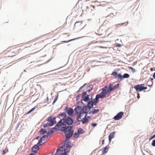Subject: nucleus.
<instances>
[{"instance_id":"obj_15","label":"nucleus","mask_w":155,"mask_h":155,"mask_svg":"<svg viewBox=\"0 0 155 155\" xmlns=\"http://www.w3.org/2000/svg\"><path fill=\"white\" fill-rule=\"evenodd\" d=\"M68 114L69 116H71L73 114L74 110L72 109L69 108L67 111Z\"/></svg>"},{"instance_id":"obj_8","label":"nucleus","mask_w":155,"mask_h":155,"mask_svg":"<svg viewBox=\"0 0 155 155\" xmlns=\"http://www.w3.org/2000/svg\"><path fill=\"white\" fill-rule=\"evenodd\" d=\"M123 114L124 113L122 112H120L118 113L116 116H115L113 119L115 120H119L122 117Z\"/></svg>"},{"instance_id":"obj_6","label":"nucleus","mask_w":155,"mask_h":155,"mask_svg":"<svg viewBox=\"0 0 155 155\" xmlns=\"http://www.w3.org/2000/svg\"><path fill=\"white\" fill-rule=\"evenodd\" d=\"M48 121L50 122L49 124H47V125L49 126H52L55 124L56 123V117H50L48 118Z\"/></svg>"},{"instance_id":"obj_54","label":"nucleus","mask_w":155,"mask_h":155,"mask_svg":"<svg viewBox=\"0 0 155 155\" xmlns=\"http://www.w3.org/2000/svg\"><path fill=\"white\" fill-rule=\"evenodd\" d=\"M150 155H153V154H150Z\"/></svg>"},{"instance_id":"obj_7","label":"nucleus","mask_w":155,"mask_h":155,"mask_svg":"<svg viewBox=\"0 0 155 155\" xmlns=\"http://www.w3.org/2000/svg\"><path fill=\"white\" fill-rule=\"evenodd\" d=\"M55 154V155H67L66 153L64 152L63 148L61 147H58Z\"/></svg>"},{"instance_id":"obj_47","label":"nucleus","mask_w":155,"mask_h":155,"mask_svg":"<svg viewBox=\"0 0 155 155\" xmlns=\"http://www.w3.org/2000/svg\"><path fill=\"white\" fill-rule=\"evenodd\" d=\"M104 140H103L102 141V144H104Z\"/></svg>"},{"instance_id":"obj_13","label":"nucleus","mask_w":155,"mask_h":155,"mask_svg":"<svg viewBox=\"0 0 155 155\" xmlns=\"http://www.w3.org/2000/svg\"><path fill=\"white\" fill-rule=\"evenodd\" d=\"M79 116L77 118V120L78 121H81L82 120L83 116H84L85 114L83 112L80 113L79 114Z\"/></svg>"},{"instance_id":"obj_24","label":"nucleus","mask_w":155,"mask_h":155,"mask_svg":"<svg viewBox=\"0 0 155 155\" xmlns=\"http://www.w3.org/2000/svg\"><path fill=\"white\" fill-rule=\"evenodd\" d=\"M47 132L46 130L45 129H42L39 131L40 133L41 134H43L46 133Z\"/></svg>"},{"instance_id":"obj_30","label":"nucleus","mask_w":155,"mask_h":155,"mask_svg":"<svg viewBox=\"0 0 155 155\" xmlns=\"http://www.w3.org/2000/svg\"><path fill=\"white\" fill-rule=\"evenodd\" d=\"M37 108V106H35V107H34L32 109H31L29 111H28V112L26 114H29V113H30L31 112H32V111H33L34 110L36 109V108Z\"/></svg>"},{"instance_id":"obj_32","label":"nucleus","mask_w":155,"mask_h":155,"mask_svg":"<svg viewBox=\"0 0 155 155\" xmlns=\"http://www.w3.org/2000/svg\"><path fill=\"white\" fill-rule=\"evenodd\" d=\"M108 150V149L107 148V147L106 146L104 149V150H103V153H107V152Z\"/></svg>"},{"instance_id":"obj_10","label":"nucleus","mask_w":155,"mask_h":155,"mask_svg":"<svg viewBox=\"0 0 155 155\" xmlns=\"http://www.w3.org/2000/svg\"><path fill=\"white\" fill-rule=\"evenodd\" d=\"M82 22L81 21H79L76 22L74 25L75 28H82Z\"/></svg>"},{"instance_id":"obj_51","label":"nucleus","mask_w":155,"mask_h":155,"mask_svg":"<svg viewBox=\"0 0 155 155\" xmlns=\"http://www.w3.org/2000/svg\"><path fill=\"white\" fill-rule=\"evenodd\" d=\"M151 81H153V78H151Z\"/></svg>"},{"instance_id":"obj_1","label":"nucleus","mask_w":155,"mask_h":155,"mask_svg":"<svg viewBox=\"0 0 155 155\" xmlns=\"http://www.w3.org/2000/svg\"><path fill=\"white\" fill-rule=\"evenodd\" d=\"M73 123V119L70 117H67L65 119H62L56 125L61 131H65L64 133L67 138H70L73 135V131L72 130V127L68 126L66 127L65 124L71 125Z\"/></svg>"},{"instance_id":"obj_53","label":"nucleus","mask_w":155,"mask_h":155,"mask_svg":"<svg viewBox=\"0 0 155 155\" xmlns=\"http://www.w3.org/2000/svg\"><path fill=\"white\" fill-rule=\"evenodd\" d=\"M100 48H102L101 46L99 47Z\"/></svg>"},{"instance_id":"obj_29","label":"nucleus","mask_w":155,"mask_h":155,"mask_svg":"<svg viewBox=\"0 0 155 155\" xmlns=\"http://www.w3.org/2000/svg\"><path fill=\"white\" fill-rule=\"evenodd\" d=\"M130 77V75L127 73H125L122 76V78H128Z\"/></svg>"},{"instance_id":"obj_41","label":"nucleus","mask_w":155,"mask_h":155,"mask_svg":"<svg viewBox=\"0 0 155 155\" xmlns=\"http://www.w3.org/2000/svg\"><path fill=\"white\" fill-rule=\"evenodd\" d=\"M52 134V132H51V131L50 130H49V131L48 132V133H47V134L48 135H51Z\"/></svg>"},{"instance_id":"obj_38","label":"nucleus","mask_w":155,"mask_h":155,"mask_svg":"<svg viewBox=\"0 0 155 155\" xmlns=\"http://www.w3.org/2000/svg\"><path fill=\"white\" fill-rule=\"evenodd\" d=\"M128 24V22L127 21L126 22H124V23H123L119 24L118 25H124V24H125V25H127Z\"/></svg>"},{"instance_id":"obj_36","label":"nucleus","mask_w":155,"mask_h":155,"mask_svg":"<svg viewBox=\"0 0 155 155\" xmlns=\"http://www.w3.org/2000/svg\"><path fill=\"white\" fill-rule=\"evenodd\" d=\"M129 68L130 69H131L132 71V72H135L136 71L135 69H134V68L131 67H130Z\"/></svg>"},{"instance_id":"obj_14","label":"nucleus","mask_w":155,"mask_h":155,"mask_svg":"<svg viewBox=\"0 0 155 155\" xmlns=\"http://www.w3.org/2000/svg\"><path fill=\"white\" fill-rule=\"evenodd\" d=\"M115 132L114 131L111 133L109 136V142L111 141V140L114 137Z\"/></svg>"},{"instance_id":"obj_34","label":"nucleus","mask_w":155,"mask_h":155,"mask_svg":"<svg viewBox=\"0 0 155 155\" xmlns=\"http://www.w3.org/2000/svg\"><path fill=\"white\" fill-rule=\"evenodd\" d=\"M58 95L57 96H56V97H55V98L54 100V101H53V104H54L56 102V101L58 100Z\"/></svg>"},{"instance_id":"obj_9","label":"nucleus","mask_w":155,"mask_h":155,"mask_svg":"<svg viewBox=\"0 0 155 155\" xmlns=\"http://www.w3.org/2000/svg\"><path fill=\"white\" fill-rule=\"evenodd\" d=\"M91 109L88 107L85 106L82 109V112L85 114L84 115L85 117H86L87 115V113Z\"/></svg>"},{"instance_id":"obj_37","label":"nucleus","mask_w":155,"mask_h":155,"mask_svg":"<svg viewBox=\"0 0 155 155\" xmlns=\"http://www.w3.org/2000/svg\"><path fill=\"white\" fill-rule=\"evenodd\" d=\"M75 39H71V40H70L68 41H62V42H64V43H68V42L71 41H72L74 40Z\"/></svg>"},{"instance_id":"obj_40","label":"nucleus","mask_w":155,"mask_h":155,"mask_svg":"<svg viewBox=\"0 0 155 155\" xmlns=\"http://www.w3.org/2000/svg\"><path fill=\"white\" fill-rule=\"evenodd\" d=\"M86 83H85V84H84L83 86H81V87L79 88V91H80V90H81V89L83 88V87H84V86H85L86 85Z\"/></svg>"},{"instance_id":"obj_28","label":"nucleus","mask_w":155,"mask_h":155,"mask_svg":"<svg viewBox=\"0 0 155 155\" xmlns=\"http://www.w3.org/2000/svg\"><path fill=\"white\" fill-rule=\"evenodd\" d=\"M43 141H42V140H41V139L40 140H39L38 143H37V144L38 145L40 146L42 145L43 143H44L45 142L44 141L43 142Z\"/></svg>"},{"instance_id":"obj_31","label":"nucleus","mask_w":155,"mask_h":155,"mask_svg":"<svg viewBox=\"0 0 155 155\" xmlns=\"http://www.w3.org/2000/svg\"><path fill=\"white\" fill-rule=\"evenodd\" d=\"M56 127L57 126H55L54 127H53L50 129V130L52 132V133H53L55 131L57 130V128Z\"/></svg>"},{"instance_id":"obj_23","label":"nucleus","mask_w":155,"mask_h":155,"mask_svg":"<svg viewBox=\"0 0 155 155\" xmlns=\"http://www.w3.org/2000/svg\"><path fill=\"white\" fill-rule=\"evenodd\" d=\"M117 78L119 81H121L123 79L122 76L121 74H118Z\"/></svg>"},{"instance_id":"obj_18","label":"nucleus","mask_w":155,"mask_h":155,"mask_svg":"<svg viewBox=\"0 0 155 155\" xmlns=\"http://www.w3.org/2000/svg\"><path fill=\"white\" fill-rule=\"evenodd\" d=\"M39 149V147L37 145H35L32 148V151L33 152H36Z\"/></svg>"},{"instance_id":"obj_25","label":"nucleus","mask_w":155,"mask_h":155,"mask_svg":"<svg viewBox=\"0 0 155 155\" xmlns=\"http://www.w3.org/2000/svg\"><path fill=\"white\" fill-rule=\"evenodd\" d=\"M78 133L79 134H82L84 133L83 130L81 128H79L78 130Z\"/></svg>"},{"instance_id":"obj_33","label":"nucleus","mask_w":155,"mask_h":155,"mask_svg":"<svg viewBox=\"0 0 155 155\" xmlns=\"http://www.w3.org/2000/svg\"><path fill=\"white\" fill-rule=\"evenodd\" d=\"M119 87V84H116L114 85V86H113V88H114V90L116 89H117Z\"/></svg>"},{"instance_id":"obj_17","label":"nucleus","mask_w":155,"mask_h":155,"mask_svg":"<svg viewBox=\"0 0 155 155\" xmlns=\"http://www.w3.org/2000/svg\"><path fill=\"white\" fill-rule=\"evenodd\" d=\"M94 102L95 101L94 100V101H89L87 104L88 107L91 109V108L93 107V105L94 104Z\"/></svg>"},{"instance_id":"obj_20","label":"nucleus","mask_w":155,"mask_h":155,"mask_svg":"<svg viewBox=\"0 0 155 155\" xmlns=\"http://www.w3.org/2000/svg\"><path fill=\"white\" fill-rule=\"evenodd\" d=\"M89 95H87L86 96H84V95H82V97L84 101H87L89 100Z\"/></svg>"},{"instance_id":"obj_5","label":"nucleus","mask_w":155,"mask_h":155,"mask_svg":"<svg viewBox=\"0 0 155 155\" xmlns=\"http://www.w3.org/2000/svg\"><path fill=\"white\" fill-rule=\"evenodd\" d=\"M105 91L106 92V94L107 96H109L110 95V92L114 90L113 85L111 84H110L108 87L106 86L103 88H105Z\"/></svg>"},{"instance_id":"obj_43","label":"nucleus","mask_w":155,"mask_h":155,"mask_svg":"<svg viewBox=\"0 0 155 155\" xmlns=\"http://www.w3.org/2000/svg\"><path fill=\"white\" fill-rule=\"evenodd\" d=\"M6 152L5 151V150H3V151H2V154L3 155H4L5 154H6Z\"/></svg>"},{"instance_id":"obj_50","label":"nucleus","mask_w":155,"mask_h":155,"mask_svg":"<svg viewBox=\"0 0 155 155\" xmlns=\"http://www.w3.org/2000/svg\"><path fill=\"white\" fill-rule=\"evenodd\" d=\"M30 155H34L33 153H31L30 154Z\"/></svg>"},{"instance_id":"obj_12","label":"nucleus","mask_w":155,"mask_h":155,"mask_svg":"<svg viewBox=\"0 0 155 155\" xmlns=\"http://www.w3.org/2000/svg\"><path fill=\"white\" fill-rule=\"evenodd\" d=\"M75 111L76 114H79L82 112V108L81 107L78 106L75 108Z\"/></svg>"},{"instance_id":"obj_26","label":"nucleus","mask_w":155,"mask_h":155,"mask_svg":"<svg viewBox=\"0 0 155 155\" xmlns=\"http://www.w3.org/2000/svg\"><path fill=\"white\" fill-rule=\"evenodd\" d=\"M111 74L112 75H113L115 78H117L118 74L116 71H114Z\"/></svg>"},{"instance_id":"obj_16","label":"nucleus","mask_w":155,"mask_h":155,"mask_svg":"<svg viewBox=\"0 0 155 155\" xmlns=\"http://www.w3.org/2000/svg\"><path fill=\"white\" fill-rule=\"evenodd\" d=\"M67 117V114L65 112L60 113L58 116V117L60 119L61 118H64Z\"/></svg>"},{"instance_id":"obj_46","label":"nucleus","mask_w":155,"mask_h":155,"mask_svg":"<svg viewBox=\"0 0 155 155\" xmlns=\"http://www.w3.org/2000/svg\"><path fill=\"white\" fill-rule=\"evenodd\" d=\"M153 77L155 79V72L153 74Z\"/></svg>"},{"instance_id":"obj_11","label":"nucleus","mask_w":155,"mask_h":155,"mask_svg":"<svg viewBox=\"0 0 155 155\" xmlns=\"http://www.w3.org/2000/svg\"><path fill=\"white\" fill-rule=\"evenodd\" d=\"M90 119V117L88 116L87 117L84 116V117H82V120L81 121L83 124H85L88 122L89 119Z\"/></svg>"},{"instance_id":"obj_48","label":"nucleus","mask_w":155,"mask_h":155,"mask_svg":"<svg viewBox=\"0 0 155 155\" xmlns=\"http://www.w3.org/2000/svg\"><path fill=\"white\" fill-rule=\"evenodd\" d=\"M153 137H152H152H151V138H150V140H151V139H153Z\"/></svg>"},{"instance_id":"obj_39","label":"nucleus","mask_w":155,"mask_h":155,"mask_svg":"<svg viewBox=\"0 0 155 155\" xmlns=\"http://www.w3.org/2000/svg\"><path fill=\"white\" fill-rule=\"evenodd\" d=\"M152 145L153 146H155V139L153 141V142L152 143Z\"/></svg>"},{"instance_id":"obj_44","label":"nucleus","mask_w":155,"mask_h":155,"mask_svg":"<svg viewBox=\"0 0 155 155\" xmlns=\"http://www.w3.org/2000/svg\"><path fill=\"white\" fill-rule=\"evenodd\" d=\"M86 94H87V92L86 91L84 92L83 93V94L82 95H84V96H86Z\"/></svg>"},{"instance_id":"obj_21","label":"nucleus","mask_w":155,"mask_h":155,"mask_svg":"<svg viewBox=\"0 0 155 155\" xmlns=\"http://www.w3.org/2000/svg\"><path fill=\"white\" fill-rule=\"evenodd\" d=\"M99 111V109H92L90 113H92L93 114H97Z\"/></svg>"},{"instance_id":"obj_2","label":"nucleus","mask_w":155,"mask_h":155,"mask_svg":"<svg viewBox=\"0 0 155 155\" xmlns=\"http://www.w3.org/2000/svg\"><path fill=\"white\" fill-rule=\"evenodd\" d=\"M66 138L64 141V145L62 147L63 148L64 152L67 153L69 151L70 148L72 147V144L71 143L69 142L68 139Z\"/></svg>"},{"instance_id":"obj_22","label":"nucleus","mask_w":155,"mask_h":155,"mask_svg":"<svg viewBox=\"0 0 155 155\" xmlns=\"http://www.w3.org/2000/svg\"><path fill=\"white\" fill-rule=\"evenodd\" d=\"M93 88V86L92 85H90L87 88V91H90Z\"/></svg>"},{"instance_id":"obj_52","label":"nucleus","mask_w":155,"mask_h":155,"mask_svg":"<svg viewBox=\"0 0 155 155\" xmlns=\"http://www.w3.org/2000/svg\"><path fill=\"white\" fill-rule=\"evenodd\" d=\"M38 138H39V137H37V138H36V139H38Z\"/></svg>"},{"instance_id":"obj_45","label":"nucleus","mask_w":155,"mask_h":155,"mask_svg":"<svg viewBox=\"0 0 155 155\" xmlns=\"http://www.w3.org/2000/svg\"><path fill=\"white\" fill-rule=\"evenodd\" d=\"M137 97L138 99H139L140 97V96L139 94H137Z\"/></svg>"},{"instance_id":"obj_19","label":"nucleus","mask_w":155,"mask_h":155,"mask_svg":"<svg viewBox=\"0 0 155 155\" xmlns=\"http://www.w3.org/2000/svg\"><path fill=\"white\" fill-rule=\"evenodd\" d=\"M96 34L97 35H99V36H101L100 38H104L106 37V36H107L108 35H107V34H106L105 32H104L103 34H97V33H96Z\"/></svg>"},{"instance_id":"obj_49","label":"nucleus","mask_w":155,"mask_h":155,"mask_svg":"<svg viewBox=\"0 0 155 155\" xmlns=\"http://www.w3.org/2000/svg\"><path fill=\"white\" fill-rule=\"evenodd\" d=\"M154 138H155V134L152 136Z\"/></svg>"},{"instance_id":"obj_42","label":"nucleus","mask_w":155,"mask_h":155,"mask_svg":"<svg viewBox=\"0 0 155 155\" xmlns=\"http://www.w3.org/2000/svg\"><path fill=\"white\" fill-rule=\"evenodd\" d=\"M92 125L93 127H95L97 126V124L95 123H92Z\"/></svg>"},{"instance_id":"obj_3","label":"nucleus","mask_w":155,"mask_h":155,"mask_svg":"<svg viewBox=\"0 0 155 155\" xmlns=\"http://www.w3.org/2000/svg\"><path fill=\"white\" fill-rule=\"evenodd\" d=\"M103 88L102 89V91L101 93L100 94H98L96 95L95 99H94L95 101L94 104L96 105L98 102V99L100 98H103L104 97H106V92L105 91V88Z\"/></svg>"},{"instance_id":"obj_27","label":"nucleus","mask_w":155,"mask_h":155,"mask_svg":"<svg viewBox=\"0 0 155 155\" xmlns=\"http://www.w3.org/2000/svg\"><path fill=\"white\" fill-rule=\"evenodd\" d=\"M48 138V136L47 135H45L40 139L42 141H44Z\"/></svg>"},{"instance_id":"obj_35","label":"nucleus","mask_w":155,"mask_h":155,"mask_svg":"<svg viewBox=\"0 0 155 155\" xmlns=\"http://www.w3.org/2000/svg\"><path fill=\"white\" fill-rule=\"evenodd\" d=\"M79 134H78V133H75L74 134V138L77 137H78Z\"/></svg>"},{"instance_id":"obj_4","label":"nucleus","mask_w":155,"mask_h":155,"mask_svg":"<svg viewBox=\"0 0 155 155\" xmlns=\"http://www.w3.org/2000/svg\"><path fill=\"white\" fill-rule=\"evenodd\" d=\"M134 88L137 91H141L147 89V87L145 86V84H144L136 85L134 86Z\"/></svg>"}]
</instances>
